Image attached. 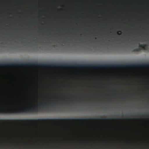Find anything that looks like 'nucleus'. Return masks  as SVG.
<instances>
[{
	"instance_id": "nucleus-1",
	"label": "nucleus",
	"mask_w": 149,
	"mask_h": 149,
	"mask_svg": "<svg viewBox=\"0 0 149 149\" xmlns=\"http://www.w3.org/2000/svg\"><path fill=\"white\" fill-rule=\"evenodd\" d=\"M106 119L102 118H59V119H41L37 120H27L29 124H37V123H72L80 122H89L92 120L98 121L105 120Z\"/></svg>"
},
{
	"instance_id": "nucleus-2",
	"label": "nucleus",
	"mask_w": 149,
	"mask_h": 149,
	"mask_svg": "<svg viewBox=\"0 0 149 149\" xmlns=\"http://www.w3.org/2000/svg\"><path fill=\"white\" fill-rule=\"evenodd\" d=\"M0 106V113H36L47 109L45 104H41L35 106L21 109H6Z\"/></svg>"
},
{
	"instance_id": "nucleus-3",
	"label": "nucleus",
	"mask_w": 149,
	"mask_h": 149,
	"mask_svg": "<svg viewBox=\"0 0 149 149\" xmlns=\"http://www.w3.org/2000/svg\"><path fill=\"white\" fill-rule=\"evenodd\" d=\"M139 47H141V49L143 50H146L148 48V45L147 44H142L139 43Z\"/></svg>"
},
{
	"instance_id": "nucleus-4",
	"label": "nucleus",
	"mask_w": 149,
	"mask_h": 149,
	"mask_svg": "<svg viewBox=\"0 0 149 149\" xmlns=\"http://www.w3.org/2000/svg\"><path fill=\"white\" fill-rule=\"evenodd\" d=\"M141 49L140 48H136L135 49H134L133 50V52H138L140 51Z\"/></svg>"
},
{
	"instance_id": "nucleus-5",
	"label": "nucleus",
	"mask_w": 149,
	"mask_h": 149,
	"mask_svg": "<svg viewBox=\"0 0 149 149\" xmlns=\"http://www.w3.org/2000/svg\"><path fill=\"white\" fill-rule=\"evenodd\" d=\"M18 121H19V122H20L19 123H24V121L23 120H19Z\"/></svg>"
},
{
	"instance_id": "nucleus-6",
	"label": "nucleus",
	"mask_w": 149,
	"mask_h": 149,
	"mask_svg": "<svg viewBox=\"0 0 149 149\" xmlns=\"http://www.w3.org/2000/svg\"><path fill=\"white\" fill-rule=\"evenodd\" d=\"M121 31H120V30L118 31V34L119 35H120V33H121Z\"/></svg>"
},
{
	"instance_id": "nucleus-7",
	"label": "nucleus",
	"mask_w": 149,
	"mask_h": 149,
	"mask_svg": "<svg viewBox=\"0 0 149 149\" xmlns=\"http://www.w3.org/2000/svg\"><path fill=\"white\" fill-rule=\"evenodd\" d=\"M7 121H8V122H9L10 123V124H11L14 123H13L11 121H10L9 120H8Z\"/></svg>"
},
{
	"instance_id": "nucleus-8",
	"label": "nucleus",
	"mask_w": 149,
	"mask_h": 149,
	"mask_svg": "<svg viewBox=\"0 0 149 149\" xmlns=\"http://www.w3.org/2000/svg\"><path fill=\"white\" fill-rule=\"evenodd\" d=\"M34 40L35 41H36V40H36V39H35V40Z\"/></svg>"
},
{
	"instance_id": "nucleus-9",
	"label": "nucleus",
	"mask_w": 149,
	"mask_h": 149,
	"mask_svg": "<svg viewBox=\"0 0 149 149\" xmlns=\"http://www.w3.org/2000/svg\"><path fill=\"white\" fill-rule=\"evenodd\" d=\"M111 119V120H113V119Z\"/></svg>"
},
{
	"instance_id": "nucleus-10",
	"label": "nucleus",
	"mask_w": 149,
	"mask_h": 149,
	"mask_svg": "<svg viewBox=\"0 0 149 149\" xmlns=\"http://www.w3.org/2000/svg\"><path fill=\"white\" fill-rule=\"evenodd\" d=\"M96 38H96V37L95 38V39H96Z\"/></svg>"
}]
</instances>
